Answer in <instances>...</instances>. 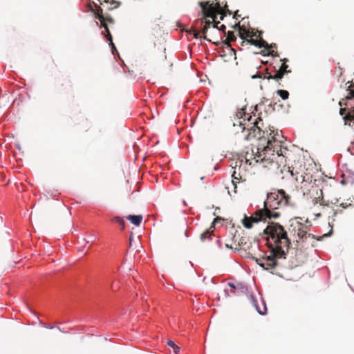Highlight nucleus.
<instances>
[{"label":"nucleus","mask_w":354,"mask_h":354,"mask_svg":"<svg viewBox=\"0 0 354 354\" xmlns=\"http://www.w3.org/2000/svg\"><path fill=\"white\" fill-rule=\"evenodd\" d=\"M315 240H314V242H313L312 240L308 239L306 243H303L302 247H306V246H308V245H310L312 247H314L315 246Z\"/></svg>","instance_id":"393cba45"},{"label":"nucleus","mask_w":354,"mask_h":354,"mask_svg":"<svg viewBox=\"0 0 354 354\" xmlns=\"http://www.w3.org/2000/svg\"><path fill=\"white\" fill-rule=\"evenodd\" d=\"M341 183H342V184H344V180H342L341 181Z\"/></svg>","instance_id":"a18cd8bd"},{"label":"nucleus","mask_w":354,"mask_h":354,"mask_svg":"<svg viewBox=\"0 0 354 354\" xmlns=\"http://www.w3.org/2000/svg\"><path fill=\"white\" fill-rule=\"evenodd\" d=\"M225 55V54H221L220 56L221 57H224Z\"/></svg>","instance_id":"c03bdc74"},{"label":"nucleus","mask_w":354,"mask_h":354,"mask_svg":"<svg viewBox=\"0 0 354 354\" xmlns=\"http://www.w3.org/2000/svg\"><path fill=\"white\" fill-rule=\"evenodd\" d=\"M218 165H215V167H214V170H217V169H218Z\"/></svg>","instance_id":"ea45409f"},{"label":"nucleus","mask_w":354,"mask_h":354,"mask_svg":"<svg viewBox=\"0 0 354 354\" xmlns=\"http://www.w3.org/2000/svg\"><path fill=\"white\" fill-rule=\"evenodd\" d=\"M263 234L268 235L273 241L276 248L282 253L281 256L285 258L286 252L284 250H288L290 240L288 237L284 227L279 223L271 222L263 230Z\"/></svg>","instance_id":"f257e3e1"},{"label":"nucleus","mask_w":354,"mask_h":354,"mask_svg":"<svg viewBox=\"0 0 354 354\" xmlns=\"http://www.w3.org/2000/svg\"><path fill=\"white\" fill-rule=\"evenodd\" d=\"M167 344L174 349V352L176 354L180 352V348L178 346H177L173 340L168 339L167 341Z\"/></svg>","instance_id":"a211bd4d"},{"label":"nucleus","mask_w":354,"mask_h":354,"mask_svg":"<svg viewBox=\"0 0 354 354\" xmlns=\"http://www.w3.org/2000/svg\"><path fill=\"white\" fill-rule=\"evenodd\" d=\"M189 263L191 264V266L193 267V263L192 261H189Z\"/></svg>","instance_id":"de8ad7c7"},{"label":"nucleus","mask_w":354,"mask_h":354,"mask_svg":"<svg viewBox=\"0 0 354 354\" xmlns=\"http://www.w3.org/2000/svg\"><path fill=\"white\" fill-rule=\"evenodd\" d=\"M237 12H238V11H236V12L234 13V16H233V17H234V19H238V18L240 17V16L238 15Z\"/></svg>","instance_id":"f704fd0d"},{"label":"nucleus","mask_w":354,"mask_h":354,"mask_svg":"<svg viewBox=\"0 0 354 354\" xmlns=\"http://www.w3.org/2000/svg\"><path fill=\"white\" fill-rule=\"evenodd\" d=\"M260 221V219L254 218L253 216L248 217L246 214H244V218L242 220V223L245 228L251 229L254 223H258Z\"/></svg>","instance_id":"9b49d317"},{"label":"nucleus","mask_w":354,"mask_h":354,"mask_svg":"<svg viewBox=\"0 0 354 354\" xmlns=\"http://www.w3.org/2000/svg\"><path fill=\"white\" fill-rule=\"evenodd\" d=\"M222 220L221 217H216L212 223V227H213L218 221Z\"/></svg>","instance_id":"cd10ccee"},{"label":"nucleus","mask_w":354,"mask_h":354,"mask_svg":"<svg viewBox=\"0 0 354 354\" xmlns=\"http://www.w3.org/2000/svg\"><path fill=\"white\" fill-rule=\"evenodd\" d=\"M332 232H333V230H330L329 231V232H328L327 234H324L323 235V236H322V237H317V238H316L315 239H316L317 241H321V240H322V239L323 237H328V236H330V235H331V234H332Z\"/></svg>","instance_id":"a878e982"},{"label":"nucleus","mask_w":354,"mask_h":354,"mask_svg":"<svg viewBox=\"0 0 354 354\" xmlns=\"http://www.w3.org/2000/svg\"><path fill=\"white\" fill-rule=\"evenodd\" d=\"M253 259L259 266L266 270L274 269L277 264V258L274 254H272L270 256H266L263 258V261H265V262L257 258L254 257Z\"/></svg>","instance_id":"6e6552de"},{"label":"nucleus","mask_w":354,"mask_h":354,"mask_svg":"<svg viewBox=\"0 0 354 354\" xmlns=\"http://www.w3.org/2000/svg\"><path fill=\"white\" fill-rule=\"evenodd\" d=\"M307 228L308 227L306 225H304L299 222H297L296 225L294 226V230H297V242L301 241L302 243H306L308 239H310L314 242V239H315L316 237L313 234L308 233Z\"/></svg>","instance_id":"0eeeda50"},{"label":"nucleus","mask_w":354,"mask_h":354,"mask_svg":"<svg viewBox=\"0 0 354 354\" xmlns=\"http://www.w3.org/2000/svg\"><path fill=\"white\" fill-rule=\"evenodd\" d=\"M272 71H274L276 74L274 75H271L269 69H266V74L268 75V77L264 76V78H267V80H274L276 81H279L281 80L283 76L286 75L284 72L281 71V70L277 69L276 66H272Z\"/></svg>","instance_id":"9d476101"},{"label":"nucleus","mask_w":354,"mask_h":354,"mask_svg":"<svg viewBox=\"0 0 354 354\" xmlns=\"http://www.w3.org/2000/svg\"><path fill=\"white\" fill-rule=\"evenodd\" d=\"M225 25H221V27L218 28V30H225Z\"/></svg>","instance_id":"c9c22d12"},{"label":"nucleus","mask_w":354,"mask_h":354,"mask_svg":"<svg viewBox=\"0 0 354 354\" xmlns=\"http://www.w3.org/2000/svg\"><path fill=\"white\" fill-rule=\"evenodd\" d=\"M226 10L230 15L231 14V12L230 11V10L227 9V8H226Z\"/></svg>","instance_id":"a19ab883"},{"label":"nucleus","mask_w":354,"mask_h":354,"mask_svg":"<svg viewBox=\"0 0 354 354\" xmlns=\"http://www.w3.org/2000/svg\"><path fill=\"white\" fill-rule=\"evenodd\" d=\"M97 1L100 2V4H102V0H97Z\"/></svg>","instance_id":"49530a36"},{"label":"nucleus","mask_w":354,"mask_h":354,"mask_svg":"<svg viewBox=\"0 0 354 354\" xmlns=\"http://www.w3.org/2000/svg\"><path fill=\"white\" fill-rule=\"evenodd\" d=\"M216 28H218V29L219 28H218V24H216Z\"/></svg>","instance_id":"8fccbe9b"},{"label":"nucleus","mask_w":354,"mask_h":354,"mask_svg":"<svg viewBox=\"0 0 354 354\" xmlns=\"http://www.w3.org/2000/svg\"><path fill=\"white\" fill-rule=\"evenodd\" d=\"M290 196L286 194L285 190L280 189H272L267 193L266 200L264 201V207H270L277 209L282 206L289 204Z\"/></svg>","instance_id":"7ed1b4c3"},{"label":"nucleus","mask_w":354,"mask_h":354,"mask_svg":"<svg viewBox=\"0 0 354 354\" xmlns=\"http://www.w3.org/2000/svg\"><path fill=\"white\" fill-rule=\"evenodd\" d=\"M272 133H274L273 136H272V138L270 139V140H272V142L274 145H279V143L281 142V140H280L277 137H279V134L278 133V131H277L276 133H274V131H271V132L270 133V135L271 136Z\"/></svg>","instance_id":"f3484780"},{"label":"nucleus","mask_w":354,"mask_h":354,"mask_svg":"<svg viewBox=\"0 0 354 354\" xmlns=\"http://www.w3.org/2000/svg\"><path fill=\"white\" fill-rule=\"evenodd\" d=\"M224 293H225V297H227L230 296V295L229 293V290L227 289L224 290Z\"/></svg>","instance_id":"7c9ffc66"},{"label":"nucleus","mask_w":354,"mask_h":354,"mask_svg":"<svg viewBox=\"0 0 354 354\" xmlns=\"http://www.w3.org/2000/svg\"><path fill=\"white\" fill-rule=\"evenodd\" d=\"M91 10L94 14L95 18H96L100 21V22L102 24V27H103L104 28V31L107 34L106 41H109V45L111 48L112 54L113 55H115V53L118 54L116 47L113 42L112 36L109 30V28H108L107 25L104 23V18L102 15V9L100 6L96 5V10H94L93 8H91Z\"/></svg>","instance_id":"20e7f679"},{"label":"nucleus","mask_w":354,"mask_h":354,"mask_svg":"<svg viewBox=\"0 0 354 354\" xmlns=\"http://www.w3.org/2000/svg\"><path fill=\"white\" fill-rule=\"evenodd\" d=\"M238 27H240V24L239 23L238 24H236L235 26H233L234 28H237Z\"/></svg>","instance_id":"4c0bfd02"},{"label":"nucleus","mask_w":354,"mask_h":354,"mask_svg":"<svg viewBox=\"0 0 354 354\" xmlns=\"http://www.w3.org/2000/svg\"><path fill=\"white\" fill-rule=\"evenodd\" d=\"M288 66L285 63H282L279 67V70H281V71L284 72L285 74H288L290 73L291 71L290 70H288Z\"/></svg>","instance_id":"412c9836"},{"label":"nucleus","mask_w":354,"mask_h":354,"mask_svg":"<svg viewBox=\"0 0 354 354\" xmlns=\"http://www.w3.org/2000/svg\"><path fill=\"white\" fill-rule=\"evenodd\" d=\"M264 76L266 77H268V75L266 74V71L265 72V73H257L256 74H254V75L252 76V79H256V78H264Z\"/></svg>","instance_id":"4be33fe9"},{"label":"nucleus","mask_w":354,"mask_h":354,"mask_svg":"<svg viewBox=\"0 0 354 354\" xmlns=\"http://www.w3.org/2000/svg\"><path fill=\"white\" fill-rule=\"evenodd\" d=\"M216 243H217L218 246L220 248H222V243H221V241H220V240H218H218L216 241Z\"/></svg>","instance_id":"72a5a7b5"},{"label":"nucleus","mask_w":354,"mask_h":354,"mask_svg":"<svg viewBox=\"0 0 354 354\" xmlns=\"http://www.w3.org/2000/svg\"><path fill=\"white\" fill-rule=\"evenodd\" d=\"M183 205H187V203H186L185 201H183Z\"/></svg>","instance_id":"79ce46f5"},{"label":"nucleus","mask_w":354,"mask_h":354,"mask_svg":"<svg viewBox=\"0 0 354 354\" xmlns=\"http://www.w3.org/2000/svg\"><path fill=\"white\" fill-rule=\"evenodd\" d=\"M279 147H281L279 145H274L272 142V140L268 138L267 140V145L266 146L263 145L264 155L262 158V162L271 163L273 161L272 156H274L275 152L278 156L282 155L281 150L278 149Z\"/></svg>","instance_id":"423d86ee"},{"label":"nucleus","mask_w":354,"mask_h":354,"mask_svg":"<svg viewBox=\"0 0 354 354\" xmlns=\"http://www.w3.org/2000/svg\"><path fill=\"white\" fill-rule=\"evenodd\" d=\"M107 21L111 24L114 23V19L110 16L107 17Z\"/></svg>","instance_id":"c756f323"},{"label":"nucleus","mask_w":354,"mask_h":354,"mask_svg":"<svg viewBox=\"0 0 354 354\" xmlns=\"http://www.w3.org/2000/svg\"><path fill=\"white\" fill-rule=\"evenodd\" d=\"M207 24L204 26V27L203 28L202 30H195L194 31V36L195 38L199 39L201 41V40L209 41V39H207V38L205 35V34L207 32V29H208V25H209L211 24V22L209 21H208L207 22Z\"/></svg>","instance_id":"f8f14e48"},{"label":"nucleus","mask_w":354,"mask_h":354,"mask_svg":"<svg viewBox=\"0 0 354 354\" xmlns=\"http://www.w3.org/2000/svg\"><path fill=\"white\" fill-rule=\"evenodd\" d=\"M104 1L105 3H108L107 1H106V0H104Z\"/></svg>","instance_id":"603ef678"},{"label":"nucleus","mask_w":354,"mask_h":354,"mask_svg":"<svg viewBox=\"0 0 354 354\" xmlns=\"http://www.w3.org/2000/svg\"><path fill=\"white\" fill-rule=\"evenodd\" d=\"M245 244H246V241H245V239L243 238H241L239 242V245H245Z\"/></svg>","instance_id":"c85d7f7f"},{"label":"nucleus","mask_w":354,"mask_h":354,"mask_svg":"<svg viewBox=\"0 0 354 354\" xmlns=\"http://www.w3.org/2000/svg\"><path fill=\"white\" fill-rule=\"evenodd\" d=\"M225 247H226L227 248L233 249V248L232 247V245H229V244H227V243H226V244H225Z\"/></svg>","instance_id":"e433bc0d"},{"label":"nucleus","mask_w":354,"mask_h":354,"mask_svg":"<svg viewBox=\"0 0 354 354\" xmlns=\"http://www.w3.org/2000/svg\"><path fill=\"white\" fill-rule=\"evenodd\" d=\"M248 299L250 302L252 304V306L255 308L257 313L261 315H264L267 313V307L265 301L262 297H261V301L262 303L263 308L261 309V307L259 306L258 302L254 295L251 294Z\"/></svg>","instance_id":"1a4fd4ad"},{"label":"nucleus","mask_w":354,"mask_h":354,"mask_svg":"<svg viewBox=\"0 0 354 354\" xmlns=\"http://www.w3.org/2000/svg\"><path fill=\"white\" fill-rule=\"evenodd\" d=\"M277 94L278 95H279L282 100H287L288 99L289 97V93L288 91L286 90H282V89H278L277 91H276Z\"/></svg>","instance_id":"6ab92c4d"},{"label":"nucleus","mask_w":354,"mask_h":354,"mask_svg":"<svg viewBox=\"0 0 354 354\" xmlns=\"http://www.w3.org/2000/svg\"><path fill=\"white\" fill-rule=\"evenodd\" d=\"M114 220L120 225H121L122 227H124V224H125V221L120 218V217H115L114 218Z\"/></svg>","instance_id":"5701e85b"},{"label":"nucleus","mask_w":354,"mask_h":354,"mask_svg":"<svg viewBox=\"0 0 354 354\" xmlns=\"http://www.w3.org/2000/svg\"><path fill=\"white\" fill-rule=\"evenodd\" d=\"M232 177L233 178V180H232V183L234 184V188L236 189V185L235 184L234 180H238V177L236 176V171H234L233 174H232Z\"/></svg>","instance_id":"bb28decb"},{"label":"nucleus","mask_w":354,"mask_h":354,"mask_svg":"<svg viewBox=\"0 0 354 354\" xmlns=\"http://www.w3.org/2000/svg\"><path fill=\"white\" fill-rule=\"evenodd\" d=\"M214 234H213L212 231H211L210 230H207L201 234L200 238H201V241H205L207 239L211 240L212 236Z\"/></svg>","instance_id":"dca6fc26"},{"label":"nucleus","mask_w":354,"mask_h":354,"mask_svg":"<svg viewBox=\"0 0 354 354\" xmlns=\"http://www.w3.org/2000/svg\"><path fill=\"white\" fill-rule=\"evenodd\" d=\"M263 148L262 147H259L257 148V153H255V158H257V162H259V160L262 162V158L263 157Z\"/></svg>","instance_id":"aec40b11"},{"label":"nucleus","mask_w":354,"mask_h":354,"mask_svg":"<svg viewBox=\"0 0 354 354\" xmlns=\"http://www.w3.org/2000/svg\"><path fill=\"white\" fill-rule=\"evenodd\" d=\"M216 28H218V29L219 28H218V24H216Z\"/></svg>","instance_id":"3c124183"},{"label":"nucleus","mask_w":354,"mask_h":354,"mask_svg":"<svg viewBox=\"0 0 354 354\" xmlns=\"http://www.w3.org/2000/svg\"><path fill=\"white\" fill-rule=\"evenodd\" d=\"M42 325H43L44 327H46V328H48V329H53V328H55V326H53V325L46 326V325H44V324H42Z\"/></svg>","instance_id":"2f4dec72"},{"label":"nucleus","mask_w":354,"mask_h":354,"mask_svg":"<svg viewBox=\"0 0 354 354\" xmlns=\"http://www.w3.org/2000/svg\"><path fill=\"white\" fill-rule=\"evenodd\" d=\"M227 50L228 51H230V53H234V51L233 48H232L230 46H227Z\"/></svg>","instance_id":"473e14b6"},{"label":"nucleus","mask_w":354,"mask_h":354,"mask_svg":"<svg viewBox=\"0 0 354 354\" xmlns=\"http://www.w3.org/2000/svg\"><path fill=\"white\" fill-rule=\"evenodd\" d=\"M212 282L215 283V281H214V279H212Z\"/></svg>","instance_id":"09e8293b"},{"label":"nucleus","mask_w":354,"mask_h":354,"mask_svg":"<svg viewBox=\"0 0 354 354\" xmlns=\"http://www.w3.org/2000/svg\"><path fill=\"white\" fill-rule=\"evenodd\" d=\"M120 1H113L112 2V4H114L115 6L113 7H108L107 9L109 10H112L113 9H115L117 8H118L120 6Z\"/></svg>","instance_id":"b1692460"},{"label":"nucleus","mask_w":354,"mask_h":354,"mask_svg":"<svg viewBox=\"0 0 354 354\" xmlns=\"http://www.w3.org/2000/svg\"><path fill=\"white\" fill-rule=\"evenodd\" d=\"M262 31L255 30L253 28H249L244 30V32L240 33V37L248 44L254 45L259 48H263L268 51L269 55H272L273 50L270 49V47L276 48V44H272L269 45L261 37Z\"/></svg>","instance_id":"f03ea898"},{"label":"nucleus","mask_w":354,"mask_h":354,"mask_svg":"<svg viewBox=\"0 0 354 354\" xmlns=\"http://www.w3.org/2000/svg\"><path fill=\"white\" fill-rule=\"evenodd\" d=\"M199 6L202 8L203 10L205 9H208L209 17L213 18L214 19L216 15L220 14V19L223 20L225 15L222 13L223 8L220 2L218 0H216L215 3H211L209 1H200L198 2Z\"/></svg>","instance_id":"39448f33"},{"label":"nucleus","mask_w":354,"mask_h":354,"mask_svg":"<svg viewBox=\"0 0 354 354\" xmlns=\"http://www.w3.org/2000/svg\"><path fill=\"white\" fill-rule=\"evenodd\" d=\"M185 236L186 237H188V236H189V235H188V232H187V230H185Z\"/></svg>","instance_id":"58836bf2"},{"label":"nucleus","mask_w":354,"mask_h":354,"mask_svg":"<svg viewBox=\"0 0 354 354\" xmlns=\"http://www.w3.org/2000/svg\"><path fill=\"white\" fill-rule=\"evenodd\" d=\"M272 209L270 207H264L263 208V216L268 219H277L280 216V214L279 212H272Z\"/></svg>","instance_id":"ddd939ff"},{"label":"nucleus","mask_w":354,"mask_h":354,"mask_svg":"<svg viewBox=\"0 0 354 354\" xmlns=\"http://www.w3.org/2000/svg\"><path fill=\"white\" fill-rule=\"evenodd\" d=\"M84 241H86V243H89V241H86V239H84Z\"/></svg>","instance_id":"37998d69"},{"label":"nucleus","mask_w":354,"mask_h":354,"mask_svg":"<svg viewBox=\"0 0 354 354\" xmlns=\"http://www.w3.org/2000/svg\"><path fill=\"white\" fill-rule=\"evenodd\" d=\"M227 286L233 290H236V288L241 289L243 292L248 290L247 286L243 283H239L237 286H236L234 283L229 282L227 283Z\"/></svg>","instance_id":"2eb2a0df"},{"label":"nucleus","mask_w":354,"mask_h":354,"mask_svg":"<svg viewBox=\"0 0 354 354\" xmlns=\"http://www.w3.org/2000/svg\"><path fill=\"white\" fill-rule=\"evenodd\" d=\"M142 215H129L127 219L136 226H139L142 221Z\"/></svg>","instance_id":"4468645a"}]
</instances>
